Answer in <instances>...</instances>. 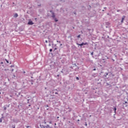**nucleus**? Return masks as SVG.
Listing matches in <instances>:
<instances>
[{
  "instance_id": "nucleus-15",
  "label": "nucleus",
  "mask_w": 128,
  "mask_h": 128,
  "mask_svg": "<svg viewBox=\"0 0 128 128\" xmlns=\"http://www.w3.org/2000/svg\"><path fill=\"white\" fill-rule=\"evenodd\" d=\"M55 94H58V92H55Z\"/></svg>"
},
{
  "instance_id": "nucleus-9",
  "label": "nucleus",
  "mask_w": 128,
  "mask_h": 128,
  "mask_svg": "<svg viewBox=\"0 0 128 128\" xmlns=\"http://www.w3.org/2000/svg\"><path fill=\"white\" fill-rule=\"evenodd\" d=\"M77 38H80V34H79L77 36Z\"/></svg>"
},
{
  "instance_id": "nucleus-21",
  "label": "nucleus",
  "mask_w": 128,
  "mask_h": 128,
  "mask_svg": "<svg viewBox=\"0 0 128 128\" xmlns=\"http://www.w3.org/2000/svg\"><path fill=\"white\" fill-rule=\"evenodd\" d=\"M106 78H108V77H106V76H105Z\"/></svg>"
},
{
  "instance_id": "nucleus-18",
  "label": "nucleus",
  "mask_w": 128,
  "mask_h": 128,
  "mask_svg": "<svg viewBox=\"0 0 128 128\" xmlns=\"http://www.w3.org/2000/svg\"><path fill=\"white\" fill-rule=\"evenodd\" d=\"M85 126H88V124L86 123Z\"/></svg>"
},
{
  "instance_id": "nucleus-6",
  "label": "nucleus",
  "mask_w": 128,
  "mask_h": 128,
  "mask_svg": "<svg viewBox=\"0 0 128 128\" xmlns=\"http://www.w3.org/2000/svg\"><path fill=\"white\" fill-rule=\"evenodd\" d=\"M0 122H2V118H0Z\"/></svg>"
},
{
  "instance_id": "nucleus-36",
  "label": "nucleus",
  "mask_w": 128,
  "mask_h": 128,
  "mask_svg": "<svg viewBox=\"0 0 128 128\" xmlns=\"http://www.w3.org/2000/svg\"><path fill=\"white\" fill-rule=\"evenodd\" d=\"M29 106H30V105H29Z\"/></svg>"
},
{
  "instance_id": "nucleus-8",
  "label": "nucleus",
  "mask_w": 128,
  "mask_h": 128,
  "mask_svg": "<svg viewBox=\"0 0 128 128\" xmlns=\"http://www.w3.org/2000/svg\"><path fill=\"white\" fill-rule=\"evenodd\" d=\"M56 16H54V14H52V18H55Z\"/></svg>"
},
{
  "instance_id": "nucleus-25",
  "label": "nucleus",
  "mask_w": 128,
  "mask_h": 128,
  "mask_svg": "<svg viewBox=\"0 0 128 128\" xmlns=\"http://www.w3.org/2000/svg\"><path fill=\"white\" fill-rule=\"evenodd\" d=\"M6 62H8V61L6 60Z\"/></svg>"
},
{
  "instance_id": "nucleus-35",
  "label": "nucleus",
  "mask_w": 128,
  "mask_h": 128,
  "mask_svg": "<svg viewBox=\"0 0 128 128\" xmlns=\"http://www.w3.org/2000/svg\"><path fill=\"white\" fill-rule=\"evenodd\" d=\"M35 20H36V18H35Z\"/></svg>"
},
{
  "instance_id": "nucleus-33",
  "label": "nucleus",
  "mask_w": 128,
  "mask_h": 128,
  "mask_svg": "<svg viewBox=\"0 0 128 128\" xmlns=\"http://www.w3.org/2000/svg\"><path fill=\"white\" fill-rule=\"evenodd\" d=\"M1 64H4V62H2Z\"/></svg>"
},
{
  "instance_id": "nucleus-34",
  "label": "nucleus",
  "mask_w": 128,
  "mask_h": 128,
  "mask_svg": "<svg viewBox=\"0 0 128 128\" xmlns=\"http://www.w3.org/2000/svg\"><path fill=\"white\" fill-rule=\"evenodd\" d=\"M55 124V126H56V123H55V124Z\"/></svg>"
},
{
  "instance_id": "nucleus-14",
  "label": "nucleus",
  "mask_w": 128,
  "mask_h": 128,
  "mask_svg": "<svg viewBox=\"0 0 128 128\" xmlns=\"http://www.w3.org/2000/svg\"><path fill=\"white\" fill-rule=\"evenodd\" d=\"M50 52H52V49H50Z\"/></svg>"
},
{
  "instance_id": "nucleus-20",
  "label": "nucleus",
  "mask_w": 128,
  "mask_h": 128,
  "mask_svg": "<svg viewBox=\"0 0 128 128\" xmlns=\"http://www.w3.org/2000/svg\"><path fill=\"white\" fill-rule=\"evenodd\" d=\"M49 124H52V121H50Z\"/></svg>"
},
{
  "instance_id": "nucleus-12",
  "label": "nucleus",
  "mask_w": 128,
  "mask_h": 128,
  "mask_svg": "<svg viewBox=\"0 0 128 128\" xmlns=\"http://www.w3.org/2000/svg\"><path fill=\"white\" fill-rule=\"evenodd\" d=\"M12 128H16V126H14H14H12Z\"/></svg>"
},
{
  "instance_id": "nucleus-7",
  "label": "nucleus",
  "mask_w": 128,
  "mask_h": 128,
  "mask_svg": "<svg viewBox=\"0 0 128 128\" xmlns=\"http://www.w3.org/2000/svg\"><path fill=\"white\" fill-rule=\"evenodd\" d=\"M114 112H116V108H114Z\"/></svg>"
},
{
  "instance_id": "nucleus-22",
  "label": "nucleus",
  "mask_w": 128,
  "mask_h": 128,
  "mask_svg": "<svg viewBox=\"0 0 128 128\" xmlns=\"http://www.w3.org/2000/svg\"><path fill=\"white\" fill-rule=\"evenodd\" d=\"M44 124H46V122H44Z\"/></svg>"
},
{
  "instance_id": "nucleus-17",
  "label": "nucleus",
  "mask_w": 128,
  "mask_h": 128,
  "mask_svg": "<svg viewBox=\"0 0 128 128\" xmlns=\"http://www.w3.org/2000/svg\"><path fill=\"white\" fill-rule=\"evenodd\" d=\"M57 42L60 43V41L57 40Z\"/></svg>"
},
{
  "instance_id": "nucleus-28",
  "label": "nucleus",
  "mask_w": 128,
  "mask_h": 128,
  "mask_svg": "<svg viewBox=\"0 0 128 128\" xmlns=\"http://www.w3.org/2000/svg\"><path fill=\"white\" fill-rule=\"evenodd\" d=\"M125 104H128V102H125Z\"/></svg>"
},
{
  "instance_id": "nucleus-11",
  "label": "nucleus",
  "mask_w": 128,
  "mask_h": 128,
  "mask_svg": "<svg viewBox=\"0 0 128 128\" xmlns=\"http://www.w3.org/2000/svg\"><path fill=\"white\" fill-rule=\"evenodd\" d=\"M76 80H80V78H78V77H76Z\"/></svg>"
},
{
  "instance_id": "nucleus-29",
  "label": "nucleus",
  "mask_w": 128,
  "mask_h": 128,
  "mask_svg": "<svg viewBox=\"0 0 128 128\" xmlns=\"http://www.w3.org/2000/svg\"><path fill=\"white\" fill-rule=\"evenodd\" d=\"M93 70H96V68H94V69Z\"/></svg>"
},
{
  "instance_id": "nucleus-31",
  "label": "nucleus",
  "mask_w": 128,
  "mask_h": 128,
  "mask_svg": "<svg viewBox=\"0 0 128 128\" xmlns=\"http://www.w3.org/2000/svg\"><path fill=\"white\" fill-rule=\"evenodd\" d=\"M56 90V91H58V90H57V89H56V90Z\"/></svg>"
},
{
  "instance_id": "nucleus-30",
  "label": "nucleus",
  "mask_w": 128,
  "mask_h": 128,
  "mask_svg": "<svg viewBox=\"0 0 128 128\" xmlns=\"http://www.w3.org/2000/svg\"><path fill=\"white\" fill-rule=\"evenodd\" d=\"M13 70H14V69H12V72Z\"/></svg>"
},
{
  "instance_id": "nucleus-26",
  "label": "nucleus",
  "mask_w": 128,
  "mask_h": 128,
  "mask_svg": "<svg viewBox=\"0 0 128 128\" xmlns=\"http://www.w3.org/2000/svg\"><path fill=\"white\" fill-rule=\"evenodd\" d=\"M23 72H24V74H26V72H24V71Z\"/></svg>"
},
{
  "instance_id": "nucleus-19",
  "label": "nucleus",
  "mask_w": 128,
  "mask_h": 128,
  "mask_svg": "<svg viewBox=\"0 0 128 128\" xmlns=\"http://www.w3.org/2000/svg\"><path fill=\"white\" fill-rule=\"evenodd\" d=\"M4 110H6V108H4Z\"/></svg>"
},
{
  "instance_id": "nucleus-4",
  "label": "nucleus",
  "mask_w": 128,
  "mask_h": 128,
  "mask_svg": "<svg viewBox=\"0 0 128 128\" xmlns=\"http://www.w3.org/2000/svg\"><path fill=\"white\" fill-rule=\"evenodd\" d=\"M125 18H126V16H122V20H121V22H122V23L124 22V20Z\"/></svg>"
},
{
  "instance_id": "nucleus-16",
  "label": "nucleus",
  "mask_w": 128,
  "mask_h": 128,
  "mask_svg": "<svg viewBox=\"0 0 128 128\" xmlns=\"http://www.w3.org/2000/svg\"><path fill=\"white\" fill-rule=\"evenodd\" d=\"M45 42H46V44H48V40H46L45 41Z\"/></svg>"
},
{
  "instance_id": "nucleus-24",
  "label": "nucleus",
  "mask_w": 128,
  "mask_h": 128,
  "mask_svg": "<svg viewBox=\"0 0 128 128\" xmlns=\"http://www.w3.org/2000/svg\"><path fill=\"white\" fill-rule=\"evenodd\" d=\"M60 46H62V44H60Z\"/></svg>"
},
{
  "instance_id": "nucleus-23",
  "label": "nucleus",
  "mask_w": 128,
  "mask_h": 128,
  "mask_svg": "<svg viewBox=\"0 0 128 128\" xmlns=\"http://www.w3.org/2000/svg\"><path fill=\"white\" fill-rule=\"evenodd\" d=\"M26 128H30V126H26Z\"/></svg>"
},
{
  "instance_id": "nucleus-5",
  "label": "nucleus",
  "mask_w": 128,
  "mask_h": 128,
  "mask_svg": "<svg viewBox=\"0 0 128 128\" xmlns=\"http://www.w3.org/2000/svg\"><path fill=\"white\" fill-rule=\"evenodd\" d=\"M18 14H14V18H18Z\"/></svg>"
},
{
  "instance_id": "nucleus-13",
  "label": "nucleus",
  "mask_w": 128,
  "mask_h": 128,
  "mask_svg": "<svg viewBox=\"0 0 128 128\" xmlns=\"http://www.w3.org/2000/svg\"><path fill=\"white\" fill-rule=\"evenodd\" d=\"M91 55H92V56H93V55H94V52H92L91 53Z\"/></svg>"
},
{
  "instance_id": "nucleus-2",
  "label": "nucleus",
  "mask_w": 128,
  "mask_h": 128,
  "mask_svg": "<svg viewBox=\"0 0 128 128\" xmlns=\"http://www.w3.org/2000/svg\"><path fill=\"white\" fill-rule=\"evenodd\" d=\"M78 44V46H86V44H88V42H82L81 44Z\"/></svg>"
},
{
  "instance_id": "nucleus-1",
  "label": "nucleus",
  "mask_w": 128,
  "mask_h": 128,
  "mask_svg": "<svg viewBox=\"0 0 128 128\" xmlns=\"http://www.w3.org/2000/svg\"><path fill=\"white\" fill-rule=\"evenodd\" d=\"M40 128H52L50 126V125H46V126L40 125Z\"/></svg>"
},
{
  "instance_id": "nucleus-10",
  "label": "nucleus",
  "mask_w": 128,
  "mask_h": 128,
  "mask_svg": "<svg viewBox=\"0 0 128 128\" xmlns=\"http://www.w3.org/2000/svg\"><path fill=\"white\" fill-rule=\"evenodd\" d=\"M54 20L55 22H58V20L56 19V18H55Z\"/></svg>"
},
{
  "instance_id": "nucleus-3",
  "label": "nucleus",
  "mask_w": 128,
  "mask_h": 128,
  "mask_svg": "<svg viewBox=\"0 0 128 128\" xmlns=\"http://www.w3.org/2000/svg\"><path fill=\"white\" fill-rule=\"evenodd\" d=\"M28 24H30V25L32 26V24H34V22H32V20H29L28 22Z\"/></svg>"
},
{
  "instance_id": "nucleus-27",
  "label": "nucleus",
  "mask_w": 128,
  "mask_h": 128,
  "mask_svg": "<svg viewBox=\"0 0 128 128\" xmlns=\"http://www.w3.org/2000/svg\"><path fill=\"white\" fill-rule=\"evenodd\" d=\"M106 76H108V74H106Z\"/></svg>"
},
{
  "instance_id": "nucleus-32",
  "label": "nucleus",
  "mask_w": 128,
  "mask_h": 128,
  "mask_svg": "<svg viewBox=\"0 0 128 128\" xmlns=\"http://www.w3.org/2000/svg\"><path fill=\"white\" fill-rule=\"evenodd\" d=\"M78 122H80V120H78Z\"/></svg>"
}]
</instances>
